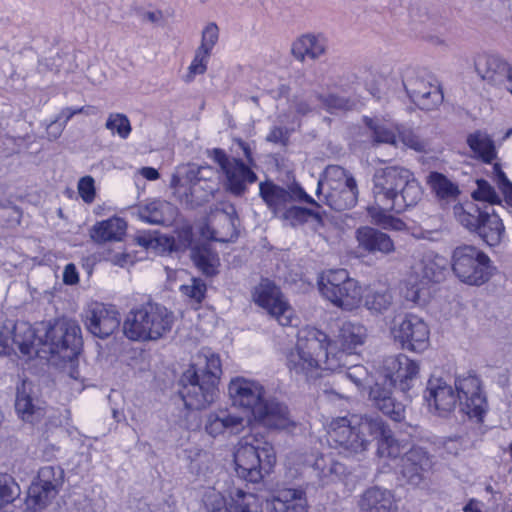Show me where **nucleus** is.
<instances>
[{"instance_id":"nucleus-1","label":"nucleus","mask_w":512,"mask_h":512,"mask_svg":"<svg viewBox=\"0 0 512 512\" xmlns=\"http://www.w3.org/2000/svg\"><path fill=\"white\" fill-rule=\"evenodd\" d=\"M374 203L367 208L373 224L383 229L403 230L405 223L389 212L401 213L416 206L423 190L414 173L402 166L378 169L373 177Z\"/></svg>"},{"instance_id":"nucleus-59","label":"nucleus","mask_w":512,"mask_h":512,"mask_svg":"<svg viewBox=\"0 0 512 512\" xmlns=\"http://www.w3.org/2000/svg\"><path fill=\"white\" fill-rule=\"evenodd\" d=\"M218 39H219L218 26L213 22L208 23L202 31L201 43L198 48L211 54L214 46L218 42Z\"/></svg>"},{"instance_id":"nucleus-58","label":"nucleus","mask_w":512,"mask_h":512,"mask_svg":"<svg viewBox=\"0 0 512 512\" xmlns=\"http://www.w3.org/2000/svg\"><path fill=\"white\" fill-rule=\"evenodd\" d=\"M477 189L473 191L472 197L477 201H484L489 204H499L501 202L499 195L491 184L484 180H477Z\"/></svg>"},{"instance_id":"nucleus-30","label":"nucleus","mask_w":512,"mask_h":512,"mask_svg":"<svg viewBox=\"0 0 512 512\" xmlns=\"http://www.w3.org/2000/svg\"><path fill=\"white\" fill-rule=\"evenodd\" d=\"M307 463L322 486L340 481L347 473L346 466L331 454L310 456Z\"/></svg>"},{"instance_id":"nucleus-21","label":"nucleus","mask_w":512,"mask_h":512,"mask_svg":"<svg viewBox=\"0 0 512 512\" xmlns=\"http://www.w3.org/2000/svg\"><path fill=\"white\" fill-rule=\"evenodd\" d=\"M15 411L22 421L30 424H36L44 418L45 403L37 397L32 382L22 380L16 386Z\"/></svg>"},{"instance_id":"nucleus-63","label":"nucleus","mask_w":512,"mask_h":512,"mask_svg":"<svg viewBox=\"0 0 512 512\" xmlns=\"http://www.w3.org/2000/svg\"><path fill=\"white\" fill-rule=\"evenodd\" d=\"M290 204L293 202H306L313 205H318L315 200L309 196L300 186H293L290 188Z\"/></svg>"},{"instance_id":"nucleus-32","label":"nucleus","mask_w":512,"mask_h":512,"mask_svg":"<svg viewBox=\"0 0 512 512\" xmlns=\"http://www.w3.org/2000/svg\"><path fill=\"white\" fill-rule=\"evenodd\" d=\"M327 40L322 34L307 33L296 38L291 45V54L300 61L317 60L327 51Z\"/></svg>"},{"instance_id":"nucleus-50","label":"nucleus","mask_w":512,"mask_h":512,"mask_svg":"<svg viewBox=\"0 0 512 512\" xmlns=\"http://www.w3.org/2000/svg\"><path fill=\"white\" fill-rule=\"evenodd\" d=\"M56 493L50 492L48 488L33 482L28 490L26 499L27 507L35 511L45 508L55 497Z\"/></svg>"},{"instance_id":"nucleus-23","label":"nucleus","mask_w":512,"mask_h":512,"mask_svg":"<svg viewBox=\"0 0 512 512\" xmlns=\"http://www.w3.org/2000/svg\"><path fill=\"white\" fill-rule=\"evenodd\" d=\"M447 260L434 251L419 254L412 266L413 276L422 286L439 283L445 278Z\"/></svg>"},{"instance_id":"nucleus-43","label":"nucleus","mask_w":512,"mask_h":512,"mask_svg":"<svg viewBox=\"0 0 512 512\" xmlns=\"http://www.w3.org/2000/svg\"><path fill=\"white\" fill-rule=\"evenodd\" d=\"M427 183L442 204L456 201L460 194L458 185L439 172H431Z\"/></svg>"},{"instance_id":"nucleus-34","label":"nucleus","mask_w":512,"mask_h":512,"mask_svg":"<svg viewBox=\"0 0 512 512\" xmlns=\"http://www.w3.org/2000/svg\"><path fill=\"white\" fill-rule=\"evenodd\" d=\"M308 509V500L303 489H283L272 499L271 512H308Z\"/></svg>"},{"instance_id":"nucleus-9","label":"nucleus","mask_w":512,"mask_h":512,"mask_svg":"<svg viewBox=\"0 0 512 512\" xmlns=\"http://www.w3.org/2000/svg\"><path fill=\"white\" fill-rule=\"evenodd\" d=\"M43 351L72 360L82 345L81 328L75 320L58 319L53 324L41 323Z\"/></svg>"},{"instance_id":"nucleus-13","label":"nucleus","mask_w":512,"mask_h":512,"mask_svg":"<svg viewBox=\"0 0 512 512\" xmlns=\"http://www.w3.org/2000/svg\"><path fill=\"white\" fill-rule=\"evenodd\" d=\"M254 302L264 309L281 326L295 325L297 318L293 308L280 289L270 280L263 279L253 291Z\"/></svg>"},{"instance_id":"nucleus-25","label":"nucleus","mask_w":512,"mask_h":512,"mask_svg":"<svg viewBox=\"0 0 512 512\" xmlns=\"http://www.w3.org/2000/svg\"><path fill=\"white\" fill-rule=\"evenodd\" d=\"M458 398L455 389L446 381L439 378L428 381L425 399L439 416H446L454 411L459 404Z\"/></svg>"},{"instance_id":"nucleus-37","label":"nucleus","mask_w":512,"mask_h":512,"mask_svg":"<svg viewBox=\"0 0 512 512\" xmlns=\"http://www.w3.org/2000/svg\"><path fill=\"white\" fill-rule=\"evenodd\" d=\"M236 217L234 211L229 213L217 211L208 218V227L212 229L211 238L220 241H231L237 236Z\"/></svg>"},{"instance_id":"nucleus-49","label":"nucleus","mask_w":512,"mask_h":512,"mask_svg":"<svg viewBox=\"0 0 512 512\" xmlns=\"http://www.w3.org/2000/svg\"><path fill=\"white\" fill-rule=\"evenodd\" d=\"M398 144L402 143L404 147L416 152H427L429 142L422 138L415 130L404 125H397Z\"/></svg>"},{"instance_id":"nucleus-57","label":"nucleus","mask_w":512,"mask_h":512,"mask_svg":"<svg viewBox=\"0 0 512 512\" xmlns=\"http://www.w3.org/2000/svg\"><path fill=\"white\" fill-rule=\"evenodd\" d=\"M210 56V53L199 48L196 49L194 58L188 67V73L185 76L186 82H191L196 75H202L206 72Z\"/></svg>"},{"instance_id":"nucleus-61","label":"nucleus","mask_w":512,"mask_h":512,"mask_svg":"<svg viewBox=\"0 0 512 512\" xmlns=\"http://www.w3.org/2000/svg\"><path fill=\"white\" fill-rule=\"evenodd\" d=\"M13 351V339L11 336V327L7 321L0 325V356L7 355Z\"/></svg>"},{"instance_id":"nucleus-19","label":"nucleus","mask_w":512,"mask_h":512,"mask_svg":"<svg viewBox=\"0 0 512 512\" xmlns=\"http://www.w3.org/2000/svg\"><path fill=\"white\" fill-rule=\"evenodd\" d=\"M228 393L233 406L252 415L265 399L264 387L259 382L244 377L232 379L228 385Z\"/></svg>"},{"instance_id":"nucleus-52","label":"nucleus","mask_w":512,"mask_h":512,"mask_svg":"<svg viewBox=\"0 0 512 512\" xmlns=\"http://www.w3.org/2000/svg\"><path fill=\"white\" fill-rule=\"evenodd\" d=\"M19 495L20 487L15 479L7 473H0V509L13 502Z\"/></svg>"},{"instance_id":"nucleus-48","label":"nucleus","mask_w":512,"mask_h":512,"mask_svg":"<svg viewBox=\"0 0 512 512\" xmlns=\"http://www.w3.org/2000/svg\"><path fill=\"white\" fill-rule=\"evenodd\" d=\"M36 484L48 488L50 492L59 493L64 483V471L59 466H45L38 471Z\"/></svg>"},{"instance_id":"nucleus-54","label":"nucleus","mask_w":512,"mask_h":512,"mask_svg":"<svg viewBox=\"0 0 512 512\" xmlns=\"http://www.w3.org/2000/svg\"><path fill=\"white\" fill-rule=\"evenodd\" d=\"M343 368H346L344 373L345 377L350 380L358 390H363L370 384L371 375L365 366L357 364L351 366L346 365L343 366ZM341 369L342 367L337 371H340Z\"/></svg>"},{"instance_id":"nucleus-17","label":"nucleus","mask_w":512,"mask_h":512,"mask_svg":"<svg viewBox=\"0 0 512 512\" xmlns=\"http://www.w3.org/2000/svg\"><path fill=\"white\" fill-rule=\"evenodd\" d=\"M120 314L111 305L93 302L84 311V325L95 337L104 339L112 335L120 326Z\"/></svg>"},{"instance_id":"nucleus-7","label":"nucleus","mask_w":512,"mask_h":512,"mask_svg":"<svg viewBox=\"0 0 512 512\" xmlns=\"http://www.w3.org/2000/svg\"><path fill=\"white\" fill-rule=\"evenodd\" d=\"M317 195H323L325 203L334 210L350 209L358 199L356 180L344 168L330 165L318 182Z\"/></svg>"},{"instance_id":"nucleus-6","label":"nucleus","mask_w":512,"mask_h":512,"mask_svg":"<svg viewBox=\"0 0 512 512\" xmlns=\"http://www.w3.org/2000/svg\"><path fill=\"white\" fill-rule=\"evenodd\" d=\"M236 472L239 477L259 482L276 463V454L272 444L266 441L240 442L234 453Z\"/></svg>"},{"instance_id":"nucleus-41","label":"nucleus","mask_w":512,"mask_h":512,"mask_svg":"<svg viewBox=\"0 0 512 512\" xmlns=\"http://www.w3.org/2000/svg\"><path fill=\"white\" fill-rule=\"evenodd\" d=\"M469 148L475 157L485 163H492L497 158V151L492 138L483 131H475L467 136Z\"/></svg>"},{"instance_id":"nucleus-2","label":"nucleus","mask_w":512,"mask_h":512,"mask_svg":"<svg viewBox=\"0 0 512 512\" xmlns=\"http://www.w3.org/2000/svg\"><path fill=\"white\" fill-rule=\"evenodd\" d=\"M377 439V454L381 458L399 457L407 443L399 441L379 416L351 415L333 418L327 425V441L347 455L365 452Z\"/></svg>"},{"instance_id":"nucleus-47","label":"nucleus","mask_w":512,"mask_h":512,"mask_svg":"<svg viewBox=\"0 0 512 512\" xmlns=\"http://www.w3.org/2000/svg\"><path fill=\"white\" fill-rule=\"evenodd\" d=\"M191 258L204 274L211 276L217 273L219 258L209 247L201 246L194 248L191 252Z\"/></svg>"},{"instance_id":"nucleus-12","label":"nucleus","mask_w":512,"mask_h":512,"mask_svg":"<svg viewBox=\"0 0 512 512\" xmlns=\"http://www.w3.org/2000/svg\"><path fill=\"white\" fill-rule=\"evenodd\" d=\"M390 333L394 341L409 351L422 352L429 345L428 325L414 314L395 316L390 326Z\"/></svg>"},{"instance_id":"nucleus-60","label":"nucleus","mask_w":512,"mask_h":512,"mask_svg":"<svg viewBox=\"0 0 512 512\" xmlns=\"http://www.w3.org/2000/svg\"><path fill=\"white\" fill-rule=\"evenodd\" d=\"M77 189L80 197L85 203L91 204L95 200V182L91 176H84L80 178Z\"/></svg>"},{"instance_id":"nucleus-33","label":"nucleus","mask_w":512,"mask_h":512,"mask_svg":"<svg viewBox=\"0 0 512 512\" xmlns=\"http://www.w3.org/2000/svg\"><path fill=\"white\" fill-rule=\"evenodd\" d=\"M223 173L226 178L227 191L235 196L243 195L247 186L257 181V175L239 159L232 161V164Z\"/></svg>"},{"instance_id":"nucleus-56","label":"nucleus","mask_w":512,"mask_h":512,"mask_svg":"<svg viewBox=\"0 0 512 512\" xmlns=\"http://www.w3.org/2000/svg\"><path fill=\"white\" fill-rule=\"evenodd\" d=\"M318 99L330 113L352 110L356 106L354 100L335 94H329L327 96L318 95Z\"/></svg>"},{"instance_id":"nucleus-27","label":"nucleus","mask_w":512,"mask_h":512,"mask_svg":"<svg viewBox=\"0 0 512 512\" xmlns=\"http://www.w3.org/2000/svg\"><path fill=\"white\" fill-rule=\"evenodd\" d=\"M253 417L257 422L270 429H289L295 426L288 407L274 398H265L256 408Z\"/></svg>"},{"instance_id":"nucleus-36","label":"nucleus","mask_w":512,"mask_h":512,"mask_svg":"<svg viewBox=\"0 0 512 512\" xmlns=\"http://www.w3.org/2000/svg\"><path fill=\"white\" fill-rule=\"evenodd\" d=\"M126 228L127 224L122 218L111 217L94 224L90 230V237L98 244L120 241L125 235Z\"/></svg>"},{"instance_id":"nucleus-62","label":"nucleus","mask_w":512,"mask_h":512,"mask_svg":"<svg viewBox=\"0 0 512 512\" xmlns=\"http://www.w3.org/2000/svg\"><path fill=\"white\" fill-rule=\"evenodd\" d=\"M289 109L299 116H304L311 111L310 105L301 96H295L290 100Z\"/></svg>"},{"instance_id":"nucleus-46","label":"nucleus","mask_w":512,"mask_h":512,"mask_svg":"<svg viewBox=\"0 0 512 512\" xmlns=\"http://www.w3.org/2000/svg\"><path fill=\"white\" fill-rule=\"evenodd\" d=\"M453 214L462 226L470 231H476L484 217L485 211H482L473 202H466L454 205Z\"/></svg>"},{"instance_id":"nucleus-44","label":"nucleus","mask_w":512,"mask_h":512,"mask_svg":"<svg viewBox=\"0 0 512 512\" xmlns=\"http://www.w3.org/2000/svg\"><path fill=\"white\" fill-rule=\"evenodd\" d=\"M259 188L262 199L276 217L279 216V214L288 205H290V195L288 190L270 182L260 183Z\"/></svg>"},{"instance_id":"nucleus-53","label":"nucleus","mask_w":512,"mask_h":512,"mask_svg":"<svg viewBox=\"0 0 512 512\" xmlns=\"http://www.w3.org/2000/svg\"><path fill=\"white\" fill-rule=\"evenodd\" d=\"M105 128L122 139L128 138L132 130L128 117L122 113H110Z\"/></svg>"},{"instance_id":"nucleus-55","label":"nucleus","mask_w":512,"mask_h":512,"mask_svg":"<svg viewBox=\"0 0 512 512\" xmlns=\"http://www.w3.org/2000/svg\"><path fill=\"white\" fill-rule=\"evenodd\" d=\"M179 289L182 296L196 304H200L205 297L206 284L203 280L192 277L188 283L181 285Z\"/></svg>"},{"instance_id":"nucleus-15","label":"nucleus","mask_w":512,"mask_h":512,"mask_svg":"<svg viewBox=\"0 0 512 512\" xmlns=\"http://www.w3.org/2000/svg\"><path fill=\"white\" fill-rule=\"evenodd\" d=\"M179 385V395L188 409H204L214 402L217 395V387L199 378L193 370L182 374Z\"/></svg>"},{"instance_id":"nucleus-42","label":"nucleus","mask_w":512,"mask_h":512,"mask_svg":"<svg viewBox=\"0 0 512 512\" xmlns=\"http://www.w3.org/2000/svg\"><path fill=\"white\" fill-rule=\"evenodd\" d=\"M504 230L502 219L492 210V212L485 211L476 231L489 246H495L501 242Z\"/></svg>"},{"instance_id":"nucleus-45","label":"nucleus","mask_w":512,"mask_h":512,"mask_svg":"<svg viewBox=\"0 0 512 512\" xmlns=\"http://www.w3.org/2000/svg\"><path fill=\"white\" fill-rule=\"evenodd\" d=\"M365 126L370 131V136L375 144H389L398 147L397 131L389 127L379 118L364 117Z\"/></svg>"},{"instance_id":"nucleus-18","label":"nucleus","mask_w":512,"mask_h":512,"mask_svg":"<svg viewBox=\"0 0 512 512\" xmlns=\"http://www.w3.org/2000/svg\"><path fill=\"white\" fill-rule=\"evenodd\" d=\"M419 374V364L406 355L390 356L384 360L383 375L390 386H398L406 393L415 384Z\"/></svg>"},{"instance_id":"nucleus-35","label":"nucleus","mask_w":512,"mask_h":512,"mask_svg":"<svg viewBox=\"0 0 512 512\" xmlns=\"http://www.w3.org/2000/svg\"><path fill=\"white\" fill-rule=\"evenodd\" d=\"M187 370H193L199 378L217 387L222 374L220 357L211 350L204 349L197 354L195 362Z\"/></svg>"},{"instance_id":"nucleus-29","label":"nucleus","mask_w":512,"mask_h":512,"mask_svg":"<svg viewBox=\"0 0 512 512\" xmlns=\"http://www.w3.org/2000/svg\"><path fill=\"white\" fill-rule=\"evenodd\" d=\"M358 247L370 254L388 256L396 251L393 239L386 233L373 227L362 226L355 231Z\"/></svg>"},{"instance_id":"nucleus-4","label":"nucleus","mask_w":512,"mask_h":512,"mask_svg":"<svg viewBox=\"0 0 512 512\" xmlns=\"http://www.w3.org/2000/svg\"><path fill=\"white\" fill-rule=\"evenodd\" d=\"M174 320V313L165 306L148 302L128 312L123 333L132 341H157L170 333Z\"/></svg>"},{"instance_id":"nucleus-3","label":"nucleus","mask_w":512,"mask_h":512,"mask_svg":"<svg viewBox=\"0 0 512 512\" xmlns=\"http://www.w3.org/2000/svg\"><path fill=\"white\" fill-rule=\"evenodd\" d=\"M335 349L328 335L318 329L302 330L294 348L287 354V366L296 375L306 379L316 378L323 371L335 372L345 365L343 352Z\"/></svg>"},{"instance_id":"nucleus-16","label":"nucleus","mask_w":512,"mask_h":512,"mask_svg":"<svg viewBox=\"0 0 512 512\" xmlns=\"http://www.w3.org/2000/svg\"><path fill=\"white\" fill-rule=\"evenodd\" d=\"M455 391L459 397L460 410L470 418L480 419L486 410V398L481 390L480 379L470 373L458 376Z\"/></svg>"},{"instance_id":"nucleus-5","label":"nucleus","mask_w":512,"mask_h":512,"mask_svg":"<svg viewBox=\"0 0 512 512\" xmlns=\"http://www.w3.org/2000/svg\"><path fill=\"white\" fill-rule=\"evenodd\" d=\"M170 187L181 202L200 205L209 201L218 189L216 172L210 166H180L171 177Z\"/></svg>"},{"instance_id":"nucleus-22","label":"nucleus","mask_w":512,"mask_h":512,"mask_svg":"<svg viewBox=\"0 0 512 512\" xmlns=\"http://www.w3.org/2000/svg\"><path fill=\"white\" fill-rule=\"evenodd\" d=\"M478 75L487 83L505 89L512 76V66L503 58L494 54H483L475 61Z\"/></svg>"},{"instance_id":"nucleus-31","label":"nucleus","mask_w":512,"mask_h":512,"mask_svg":"<svg viewBox=\"0 0 512 512\" xmlns=\"http://www.w3.org/2000/svg\"><path fill=\"white\" fill-rule=\"evenodd\" d=\"M367 338L368 330L363 324L352 321H345L341 324L336 336V343L340 345V350L337 352L346 354V357L343 358L345 364L349 355L355 352L358 347L364 345ZM332 344L335 345L334 343ZM334 347V350H336V346ZM333 352L335 353L336 351Z\"/></svg>"},{"instance_id":"nucleus-64","label":"nucleus","mask_w":512,"mask_h":512,"mask_svg":"<svg viewBox=\"0 0 512 512\" xmlns=\"http://www.w3.org/2000/svg\"><path fill=\"white\" fill-rule=\"evenodd\" d=\"M70 512H95L92 501L87 497H82L81 499L75 501L73 507H71Z\"/></svg>"},{"instance_id":"nucleus-11","label":"nucleus","mask_w":512,"mask_h":512,"mask_svg":"<svg viewBox=\"0 0 512 512\" xmlns=\"http://www.w3.org/2000/svg\"><path fill=\"white\" fill-rule=\"evenodd\" d=\"M202 501L208 512H262L257 496L238 488L228 490L226 495L216 487H209Z\"/></svg>"},{"instance_id":"nucleus-39","label":"nucleus","mask_w":512,"mask_h":512,"mask_svg":"<svg viewBox=\"0 0 512 512\" xmlns=\"http://www.w3.org/2000/svg\"><path fill=\"white\" fill-rule=\"evenodd\" d=\"M364 307L373 315L382 314L393 304L391 289L384 285H373L363 295Z\"/></svg>"},{"instance_id":"nucleus-8","label":"nucleus","mask_w":512,"mask_h":512,"mask_svg":"<svg viewBox=\"0 0 512 512\" xmlns=\"http://www.w3.org/2000/svg\"><path fill=\"white\" fill-rule=\"evenodd\" d=\"M318 287L325 299L345 311L357 309L363 301L362 287L345 269L324 272L318 280Z\"/></svg>"},{"instance_id":"nucleus-14","label":"nucleus","mask_w":512,"mask_h":512,"mask_svg":"<svg viewBox=\"0 0 512 512\" xmlns=\"http://www.w3.org/2000/svg\"><path fill=\"white\" fill-rule=\"evenodd\" d=\"M403 84L410 99L422 110H434L443 102L439 84L433 76L423 71H409Z\"/></svg>"},{"instance_id":"nucleus-24","label":"nucleus","mask_w":512,"mask_h":512,"mask_svg":"<svg viewBox=\"0 0 512 512\" xmlns=\"http://www.w3.org/2000/svg\"><path fill=\"white\" fill-rule=\"evenodd\" d=\"M433 457L421 447H413L401 459V475L411 485L418 486L433 468Z\"/></svg>"},{"instance_id":"nucleus-38","label":"nucleus","mask_w":512,"mask_h":512,"mask_svg":"<svg viewBox=\"0 0 512 512\" xmlns=\"http://www.w3.org/2000/svg\"><path fill=\"white\" fill-rule=\"evenodd\" d=\"M138 216L149 224H166L175 216V208L166 201L153 200L138 208Z\"/></svg>"},{"instance_id":"nucleus-40","label":"nucleus","mask_w":512,"mask_h":512,"mask_svg":"<svg viewBox=\"0 0 512 512\" xmlns=\"http://www.w3.org/2000/svg\"><path fill=\"white\" fill-rule=\"evenodd\" d=\"M393 497L387 490L380 488L368 489L360 502L361 512H392Z\"/></svg>"},{"instance_id":"nucleus-51","label":"nucleus","mask_w":512,"mask_h":512,"mask_svg":"<svg viewBox=\"0 0 512 512\" xmlns=\"http://www.w3.org/2000/svg\"><path fill=\"white\" fill-rule=\"evenodd\" d=\"M277 217L288 222L291 226H297L306 222L309 217L318 218L319 215L310 209L290 204Z\"/></svg>"},{"instance_id":"nucleus-10","label":"nucleus","mask_w":512,"mask_h":512,"mask_svg":"<svg viewBox=\"0 0 512 512\" xmlns=\"http://www.w3.org/2000/svg\"><path fill=\"white\" fill-rule=\"evenodd\" d=\"M451 265L455 276L469 285H482L491 276L490 258L475 246L462 245L455 248Z\"/></svg>"},{"instance_id":"nucleus-20","label":"nucleus","mask_w":512,"mask_h":512,"mask_svg":"<svg viewBox=\"0 0 512 512\" xmlns=\"http://www.w3.org/2000/svg\"><path fill=\"white\" fill-rule=\"evenodd\" d=\"M250 419L229 410H218L206 416L205 432L213 437L228 438L238 435L248 426Z\"/></svg>"},{"instance_id":"nucleus-28","label":"nucleus","mask_w":512,"mask_h":512,"mask_svg":"<svg viewBox=\"0 0 512 512\" xmlns=\"http://www.w3.org/2000/svg\"><path fill=\"white\" fill-rule=\"evenodd\" d=\"M7 324L11 327L13 348L16 346L23 355L28 357L39 354L44 339L43 332H39L41 323L36 328H33L27 322L13 323L7 321Z\"/></svg>"},{"instance_id":"nucleus-26","label":"nucleus","mask_w":512,"mask_h":512,"mask_svg":"<svg viewBox=\"0 0 512 512\" xmlns=\"http://www.w3.org/2000/svg\"><path fill=\"white\" fill-rule=\"evenodd\" d=\"M392 387L385 379L383 382H376L370 387L369 401L391 420L400 422L405 418V406L393 397Z\"/></svg>"}]
</instances>
